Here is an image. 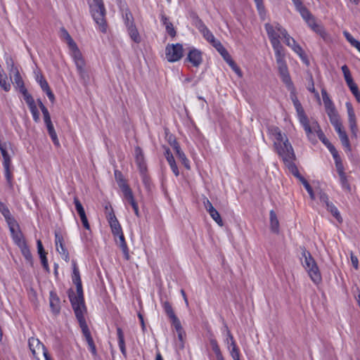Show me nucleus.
I'll return each mask as SVG.
<instances>
[{
    "mask_svg": "<svg viewBox=\"0 0 360 360\" xmlns=\"http://www.w3.org/2000/svg\"><path fill=\"white\" fill-rule=\"evenodd\" d=\"M288 169L294 176L299 179V181L304 186L306 185L305 184H309V182L300 174L299 170L295 164L290 165V167H288Z\"/></svg>",
    "mask_w": 360,
    "mask_h": 360,
    "instance_id": "473e14b6",
    "label": "nucleus"
},
{
    "mask_svg": "<svg viewBox=\"0 0 360 360\" xmlns=\"http://www.w3.org/2000/svg\"><path fill=\"white\" fill-rule=\"evenodd\" d=\"M312 30L314 32H315L316 34H318L319 35H320V37L324 41H326L329 39V36L322 25L318 24L316 26H315V27Z\"/></svg>",
    "mask_w": 360,
    "mask_h": 360,
    "instance_id": "a19ab883",
    "label": "nucleus"
},
{
    "mask_svg": "<svg viewBox=\"0 0 360 360\" xmlns=\"http://www.w3.org/2000/svg\"><path fill=\"white\" fill-rule=\"evenodd\" d=\"M136 165L138 166L139 172L141 175L143 182H145L146 179V172H147V165H146V161L138 162V163H136Z\"/></svg>",
    "mask_w": 360,
    "mask_h": 360,
    "instance_id": "864d4df0",
    "label": "nucleus"
},
{
    "mask_svg": "<svg viewBox=\"0 0 360 360\" xmlns=\"http://www.w3.org/2000/svg\"><path fill=\"white\" fill-rule=\"evenodd\" d=\"M328 212H330L333 216L339 221L342 222V219L338 208L333 205V202L328 204L326 206Z\"/></svg>",
    "mask_w": 360,
    "mask_h": 360,
    "instance_id": "4c0bfd02",
    "label": "nucleus"
},
{
    "mask_svg": "<svg viewBox=\"0 0 360 360\" xmlns=\"http://www.w3.org/2000/svg\"><path fill=\"white\" fill-rule=\"evenodd\" d=\"M259 15L262 16L265 15V7L263 3V0H254Z\"/></svg>",
    "mask_w": 360,
    "mask_h": 360,
    "instance_id": "680f3d73",
    "label": "nucleus"
},
{
    "mask_svg": "<svg viewBox=\"0 0 360 360\" xmlns=\"http://www.w3.org/2000/svg\"><path fill=\"white\" fill-rule=\"evenodd\" d=\"M129 35L131 40L136 44H139L141 41V36L135 25H130V27H127Z\"/></svg>",
    "mask_w": 360,
    "mask_h": 360,
    "instance_id": "c85d7f7f",
    "label": "nucleus"
},
{
    "mask_svg": "<svg viewBox=\"0 0 360 360\" xmlns=\"http://www.w3.org/2000/svg\"><path fill=\"white\" fill-rule=\"evenodd\" d=\"M6 63L7 65V68L10 72L15 71V70H18L14 65V61L11 56H7L6 58Z\"/></svg>",
    "mask_w": 360,
    "mask_h": 360,
    "instance_id": "0e129e2a",
    "label": "nucleus"
},
{
    "mask_svg": "<svg viewBox=\"0 0 360 360\" xmlns=\"http://www.w3.org/2000/svg\"><path fill=\"white\" fill-rule=\"evenodd\" d=\"M28 345L33 356L37 360H39V355L43 354L45 356V354H48L45 346L37 338H29Z\"/></svg>",
    "mask_w": 360,
    "mask_h": 360,
    "instance_id": "9d476101",
    "label": "nucleus"
},
{
    "mask_svg": "<svg viewBox=\"0 0 360 360\" xmlns=\"http://www.w3.org/2000/svg\"><path fill=\"white\" fill-rule=\"evenodd\" d=\"M338 136H339V138L341 141L342 146L345 148H346L348 150H350L351 146H350L349 140V138L347 136L346 131H344L341 132L340 134H338Z\"/></svg>",
    "mask_w": 360,
    "mask_h": 360,
    "instance_id": "49530a36",
    "label": "nucleus"
},
{
    "mask_svg": "<svg viewBox=\"0 0 360 360\" xmlns=\"http://www.w3.org/2000/svg\"><path fill=\"white\" fill-rule=\"evenodd\" d=\"M290 48L300 57V58L304 62L308 64V60L304 51H303L302 48L298 44H297V42Z\"/></svg>",
    "mask_w": 360,
    "mask_h": 360,
    "instance_id": "58836bf2",
    "label": "nucleus"
},
{
    "mask_svg": "<svg viewBox=\"0 0 360 360\" xmlns=\"http://www.w3.org/2000/svg\"><path fill=\"white\" fill-rule=\"evenodd\" d=\"M294 107L296 110L297 117H298L300 124L304 127V129L307 136L309 137V139H311V136L313 135L312 129L309 124V121L308 117L305 114L304 110L302 104L297 103V105H294Z\"/></svg>",
    "mask_w": 360,
    "mask_h": 360,
    "instance_id": "9b49d317",
    "label": "nucleus"
},
{
    "mask_svg": "<svg viewBox=\"0 0 360 360\" xmlns=\"http://www.w3.org/2000/svg\"><path fill=\"white\" fill-rule=\"evenodd\" d=\"M105 213L106 218L110 224V226L112 230V233L115 237H116L117 234L121 233L122 232V227L114 213L113 209L111 205L105 206Z\"/></svg>",
    "mask_w": 360,
    "mask_h": 360,
    "instance_id": "1a4fd4ad",
    "label": "nucleus"
},
{
    "mask_svg": "<svg viewBox=\"0 0 360 360\" xmlns=\"http://www.w3.org/2000/svg\"><path fill=\"white\" fill-rule=\"evenodd\" d=\"M165 156L167 161L168 162L173 173L174 174V175L176 176H178L179 175V169L176 164L174 158L172 153H171L169 148H166L165 152Z\"/></svg>",
    "mask_w": 360,
    "mask_h": 360,
    "instance_id": "412c9836",
    "label": "nucleus"
},
{
    "mask_svg": "<svg viewBox=\"0 0 360 360\" xmlns=\"http://www.w3.org/2000/svg\"><path fill=\"white\" fill-rule=\"evenodd\" d=\"M279 75L281 78L282 82L285 85L286 87L290 86L292 88V85L293 82H292L289 71H285L281 73H279Z\"/></svg>",
    "mask_w": 360,
    "mask_h": 360,
    "instance_id": "37998d69",
    "label": "nucleus"
},
{
    "mask_svg": "<svg viewBox=\"0 0 360 360\" xmlns=\"http://www.w3.org/2000/svg\"><path fill=\"white\" fill-rule=\"evenodd\" d=\"M89 5L95 22L98 25L100 30L105 33L107 31L106 10L103 0L89 1Z\"/></svg>",
    "mask_w": 360,
    "mask_h": 360,
    "instance_id": "20e7f679",
    "label": "nucleus"
},
{
    "mask_svg": "<svg viewBox=\"0 0 360 360\" xmlns=\"http://www.w3.org/2000/svg\"><path fill=\"white\" fill-rule=\"evenodd\" d=\"M276 60L278 65V73H281L288 70V65L285 60L284 51L275 53Z\"/></svg>",
    "mask_w": 360,
    "mask_h": 360,
    "instance_id": "aec40b11",
    "label": "nucleus"
},
{
    "mask_svg": "<svg viewBox=\"0 0 360 360\" xmlns=\"http://www.w3.org/2000/svg\"><path fill=\"white\" fill-rule=\"evenodd\" d=\"M264 27L266 31L269 39L270 40V42L272 45V47L274 50V52L277 53L283 51V47L281 45V41L279 40L280 34L276 32L274 27L269 23H266Z\"/></svg>",
    "mask_w": 360,
    "mask_h": 360,
    "instance_id": "6e6552de",
    "label": "nucleus"
},
{
    "mask_svg": "<svg viewBox=\"0 0 360 360\" xmlns=\"http://www.w3.org/2000/svg\"><path fill=\"white\" fill-rule=\"evenodd\" d=\"M50 307L51 308L52 311L54 314H58L60 312V299L54 292L51 291L50 292Z\"/></svg>",
    "mask_w": 360,
    "mask_h": 360,
    "instance_id": "4be33fe9",
    "label": "nucleus"
},
{
    "mask_svg": "<svg viewBox=\"0 0 360 360\" xmlns=\"http://www.w3.org/2000/svg\"><path fill=\"white\" fill-rule=\"evenodd\" d=\"M307 271L311 280L316 284L321 281V275L316 261L309 263L304 267Z\"/></svg>",
    "mask_w": 360,
    "mask_h": 360,
    "instance_id": "dca6fc26",
    "label": "nucleus"
},
{
    "mask_svg": "<svg viewBox=\"0 0 360 360\" xmlns=\"http://www.w3.org/2000/svg\"><path fill=\"white\" fill-rule=\"evenodd\" d=\"M37 81L39 83V84L40 85L43 91H46L50 88L47 81L46 80V79L44 78V77L43 75H37Z\"/></svg>",
    "mask_w": 360,
    "mask_h": 360,
    "instance_id": "4d7b16f0",
    "label": "nucleus"
},
{
    "mask_svg": "<svg viewBox=\"0 0 360 360\" xmlns=\"http://www.w3.org/2000/svg\"><path fill=\"white\" fill-rule=\"evenodd\" d=\"M174 150L176 152V155H177L179 159L181 160V163L184 165V166L186 169H190L189 161L187 159L184 153L181 150L179 143L174 141Z\"/></svg>",
    "mask_w": 360,
    "mask_h": 360,
    "instance_id": "5701e85b",
    "label": "nucleus"
},
{
    "mask_svg": "<svg viewBox=\"0 0 360 360\" xmlns=\"http://www.w3.org/2000/svg\"><path fill=\"white\" fill-rule=\"evenodd\" d=\"M134 153L136 163L145 161L143 152L139 146L135 147Z\"/></svg>",
    "mask_w": 360,
    "mask_h": 360,
    "instance_id": "6e6d98bb",
    "label": "nucleus"
},
{
    "mask_svg": "<svg viewBox=\"0 0 360 360\" xmlns=\"http://www.w3.org/2000/svg\"><path fill=\"white\" fill-rule=\"evenodd\" d=\"M287 89L290 91V96L292 101L293 105H297V104L301 103L297 97L294 84L292 85V88L290 86H288Z\"/></svg>",
    "mask_w": 360,
    "mask_h": 360,
    "instance_id": "052dcab7",
    "label": "nucleus"
},
{
    "mask_svg": "<svg viewBox=\"0 0 360 360\" xmlns=\"http://www.w3.org/2000/svg\"><path fill=\"white\" fill-rule=\"evenodd\" d=\"M11 146L10 145H6L4 147H1L0 150L1 155L3 156V166L4 168V174L5 177L7 181V183L10 186H12V180H13V174L11 171V156L8 153V148Z\"/></svg>",
    "mask_w": 360,
    "mask_h": 360,
    "instance_id": "0eeeda50",
    "label": "nucleus"
},
{
    "mask_svg": "<svg viewBox=\"0 0 360 360\" xmlns=\"http://www.w3.org/2000/svg\"><path fill=\"white\" fill-rule=\"evenodd\" d=\"M60 37L65 40L70 50L71 51V56L74 60L77 71L81 80H82L84 83H86L89 80V75L86 69L85 60L77 44L64 27L60 28Z\"/></svg>",
    "mask_w": 360,
    "mask_h": 360,
    "instance_id": "f03ea898",
    "label": "nucleus"
},
{
    "mask_svg": "<svg viewBox=\"0 0 360 360\" xmlns=\"http://www.w3.org/2000/svg\"><path fill=\"white\" fill-rule=\"evenodd\" d=\"M117 335L120 349L124 357H127V349L125 347L124 333L121 328H117Z\"/></svg>",
    "mask_w": 360,
    "mask_h": 360,
    "instance_id": "bb28decb",
    "label": "nucleus"
},
{
    "mask_svg": "<svg viewBox=\"0 0 360 360\" xmlns=\"http://www.w3.org/2000/svg\"><path fill=\"white\" fill-rule=\"evenodd\" d=\"M162 306H163L165 312L166 313L167 316L171 320L172 323V324H176L177 327H178L179 326V321H180L178 319V317L176 316V314H175V313H174V311L173 310V308L172 307V304L169 302L165 301V302H163Z\"/></svg>",
    "mask_w": 360,
    "mask_h": 360,
    "instance_id": "6ab92c4d",
    "label": "nucleus"
},
{
    "mask_svg": "<svg viewBox=\"0 0 360 360\" xmlns=\"http://www.w3.org/2000/svg\"><path fill=\"white\" fill-rule=\"evenodd\" d=\"M73 272L72 276V282L76 285L77 295L72 289L68 290V297L75 313L86 311L84 298L82 289V284L79 269L75 261H72Z\"/></svg>",
    "mask_w": 360,
    "mask_h": 360,
    "instance_id": "7ed1b4c3",
    "label": "nucleus"
},
{
    "mask_svg": "<svg viewBox=\"0 0 360 360\" xmlns=\"http://www.w3.org/2000/svg\"><path fill=\"white\" fill-rule=\"evenodd\" d=\"M19 248L20 249V251L22 252V255L24 256L25 259L30 263V264H32V255L31 254V252L30 250L29 247L27 246L26 242L18 245Z\"/></svg>",
    "mask_w": 360,
    "mask_h": 360,
    "instance_id": "72a5a7b5",
    "label": "nucleus"
},
{
    "mask_svg": "<svg viewBox=\"0 0 360 360\" xmlns=\"http://www.w3.org/2000/svg\"><path fill=\"white\" fill-rule=\"evenodd\" d=\"M125 200L132 206L138 204L134 198V193L131 188H125L124 191H122Z\"/></svg>",
    "mask_w": 360,
    "mask_h": 360,
    "instance_id": "f704fd0d",
    "label": "nucleus"
},
{
    "mask_svg": "<svg viewBox=\"0 0 360 360\" xmlns=\"http://www.w3.org/2000/svg\"><path fill=\"white\" fill-rule=\"evenodd\" d=\"M32 115L33 120L35 122H39L40 121V117H39V112L38 111V109L37 108V105L32 106L29 108Z\"/></svg>",
    "mask_w": 360,
    "mask_h": 360,
    "instance_id": "e2e57ef3",
    "label": "nucleus"
},
{
    "mask_svg": "<svg viewBox=\"0 0 360 360\" xmlns=\"http://www.w3.org/2000/svg\"><path fill=\"white\" fill-rule=\"evenodd\" d=\"M20 93L22 94L24 100L25 101L29 108L36 105L33 97L30 94H29L27 89H25Z\"/></svg>",
    "mask_w": 360,
    "mask_h": 360,
    "instance_id": "de8ad7c7",
    "label": "nucleus"
},
{
    "mask_svg": "<svg viewBox=\"0 0 360 360\" xmlns=\"http://www.w3.org/2000/svg\"><path fill=\"white\" fill-rule=\"evenodd\" d=\"M339 177H340V181L342 188L347 191H350L351 186L348 182L347 176L346 174L345 173V174H339Z\"/></svg>",
    "mask_w": 360,
    "mask_h": 360,
    "instance_id": "8fccbe9b",
    "label": "nucleus"
},
{
    "mask_svg": "<svg viewBox=\"0 0 360 360\" xmlns=\"http://www.w3.org/2000/svg\"><path fill=\"white\" fill-rule=\"evenodd\" d=\"M313 124L315 125L314 129H315V131H316V134H317V136H318L319 139L323 142V143L325 146L328 145V143H330V141L326 139V137L324 135L323 132L321 129L319 124L316 122H315Z\"/></svg>",
    "mask_w": 360,
    "mask_h": 360,
    "instance_id": "c03bdc74",
    "label": "nucleus"
},
{
    "mask_svg": "<svg viewBox=\"0 0 360 360\" xmlns=\"http://www.w3.org/2000/svg\"><path fill=\"white\" fill-rule=\"evenodd\" d=\"M337 172L339 174H345V168L340 156L334 159Z\"/></svg>",
    "mask_w": 360,
    "mask_h": 360,
    "instance_id": "bf43d9fd",
    "label": "nucleus"
},
{
    "mask_svg": "<svg viewBox=\"0 0 360 360\" xmlns=\"http://www.w3.org/2000/svg\"><path fill=\"white\" fill-rule=\"evenodd\" d=\"M224 60L229 64V65L231 68V69L240 77H242V72L240 68L236 65V63L231 58L230 54H228V57L224 58Z\"/></svg>",
    "mask_w": 360,
    "mask_h": 360,
    "instance_id": "c9c22d12",
    "label": "nucleus"
},
{
    "mask_svg": "<svg viewBox=\"0 0 360 360\" xmlns=\"http://www.w3.org/2000/svg\"><path fill=\"white\" fill-rule=\"evenodd\" d=\"M212 46H214L217 51L220 53L222 58L228 57L229 52L224 47L222 44L215 37L210 41V43Z\"/></svg>",
    "mask_w": 360,
    "mask_h": 360,
    "instance_id": "c756f323",
    "label": "nucleus"
},
{
    "mask_svg": "<svg viewBox=\"0 0 360 360\" xmlns=\"http://www.w3.org/2000/svg\"><path fill=\"white\" fill-rule=\"evenodd\" d=\"M210 343L212 347V351L216 355V357L222 355L217 341L215 339H210Z\"/></svg>",
    "mask_w": 360,
    "mask_h": 360,
    "instance_id": "13d9d810",
    "label": "nucleus"
},
{
    "mask_svg": "<svg viewBox=\"0 0 360 360\" xmlns=\"http://www.w3.org/2000/svg\"><path fill=\"white\" fill-rule=\"evenodd\" d=\"M269 218L271 231L278 233L279 231V221L276 212L273 210L269 212Z\"/></svg>",
    "mask_w": 360,
    "mask_h": 360,
    "instance_id": "cd10ccee",
    "label": "nucleus"
},
{
    "mask_svg": "<svg viewBox=\"0 0 360 360\" xmlns=\"http://www.w3.org/2000/svg\"><path fill=\"white\" fill-rule=\"evenodd\" d=\"M7 224L9 227V230L11 231V236L14 243L18 246L25 243L23 235L20 230L19 225L17 223L16 220L14 219L12 221H10Z\"/></svg>",
    "mask_w": 360,
    "mask_h": 360,
    "instance_id": "f8f14e48",
    "label": "nucleus"
},
{
    "mask_svg": "<svg viewBox=\"0 0 360 360\" xmlns=\"http://www.w3.org/2000/svg\"><path fill=\"white\" fill-rule=\"evenodd\" d=\"M307 271L311 280L316 284L321 281V275L316 261L309 263L304 267Z\"/></svg>",
    "mask_w": 360,
    "mask_h": 360,
    "instance_id": "2eb2a0df",
    "label": "nucleus"
},
{
    "mask_svg": "<svg viewBox=\"0 0 360 360\" xmlns=\"http://www.w3.org/2000/svg\"><path fill=\"white\" fill-rule=\"evenodd\" d=\"M55 243H56V250L61 255L62 258L65 262H69L70 256H69L68 251L65 248V245L63 243V238L62 235H60L58 232L55 233Z\"/></svg>",
    "mask_w": 360,
    "mask_h": 360,
    "instance_id": "f3484780",
    "label": "nucleus"
},
{
    "mask_svg": "<svg viewBox=\"0 0 360 360\" xmlns=\"http://www.w3.org/2000/svg\"><path fill=\"white\" fill-rule=\"evenodd\" d=\"M307 80H308V84L307 86V89L310 92H314V90L316 89L314 87V79H313V76H312L311 73H308Z\"/></svg>",
    "mask_w": 360,
    "mask_h": 360,
    "instance_id": "69168bd1",
    "label": "nucleus"
},
{
    "mask_svg": "<svg viewBox=\"0 0 360 360\" xmlns=\"http://www.w3.org/2000/svg\"><path fill=\"white\" fill-rule=\"evenodd\" d=\"M166 31L167 34L172 37H174L176 34V32L173 26V24L172 22L167 23V25L165 26Z\"/></svg>",
    "mask_w": 360,
    "mask_h": 360,
    "instance_id": "338daca9",
    "label": "nucleus"
},
{
    "mask_svg": "<svg viewBox=\"0 0 360 360\" xmlns=\"http://www.w3.org/2000/svg\"><path fill=\"white\" fill-rule=\"evenodd\" d=\"M347 115H348V122L349 128L352 135L356 136L358 128L356 124V118L354 112V108L350 102H347L346 104Z\"/></svg>",
    "mask_w": 360,
    "mask_h": 360,
    "instance_id": "4468645a",
    "label": "nucleus"
},
{
    "mask_svg": "<svg viewBox=\"0 0 360 360\" xmlns=\"http://www.w3.org/2000/svg\"><path fill=\"white\" fill-rule=\"evenodd\" d=\"M227 347L233 359L240 360V350L236 345V341L230 342V345H227Z\"/></svg>",
    "mask_w": 360,
    "mask_h": 360,
    "instance_id": "7c9ffc66",
    "label": "nucleus"
},
{
    "mask_svg": "<svg viewBox=\"0 0 360 360\" xmlns=\"http://www.w3.org/2000/svg\"><path fill=\"white\" fill-rule=\"evenodd\" d=\"M184 56L183 45L179 43L168 44L165 48V57L168 62L174 63L181 59Z\"/></svg>",
    "mask_w": 360,
    "mask_h": 360,
    "instance_id": "423d86ee",
    "label": "nucleus"
},
{
    "mask_svg": "<svg viewBox=\"0 0 360 360\" xmlns=\"http://www.w3.org/2000/svg\"><path fill=\"white\" fill-rule=\"evenodd\" d=\"M185 62H189L195 68L199 67L202 63V53L194 47L191 48Z\"/></svg>",
    "mask_w": 360,
    "mask_h": 360,
    "instance_id": "ddd939ff",
    "label": "nucleus"
},
{
    "mask_svg": "<svg viewBox=\"0 0 360 360\" xmlns=\"http://www.w3.org/2000/svg\"><path fill=\"white\" fill-rule=\"evenodd\" d=\"M114 175L115 179L122 191H124L125 188L127 189L130 188L120 171L115 169L114 172Z\"/></svg>",
    "mask_w": 360,
    "mask_h": 360,
    "instance_id": "a878e982",
    "label": "nucleus"
},
{
    "mask_svg": "<svg viewBox=\"0 0 360 360\" xmlns=\"http://www.w3.org/2000/svg\"><path fill=\"white\" fill-rule=\"evenodd\" d=\"M190 18L192 20L193 25L199 30L203 26H205V23L202 20L199 18L198 15L195 12H191L190 13Z\"/></svg>",
    "mask_w": 360,
    "mask_h": 360,
    "instance_id": "e433bc0d",
    "label": "nucleus"
},
{
    "mask_svg": "<svg viewBox=\"0 0 360 360\" xmlns=\"http://www.w3.org/2000/svg\"><path fill=\"white\" fill-rule=\"evenodd\" d=\"M296 11L300 13V15L304 20L313 15L308 8L304 5L297 8Z\"/></svg>",
    "mask_w": 360,
    "mask_h": 360,
    "instance_id": "603ef678",
    "label": "nucleus"
},
{
    "mask_svg": "<svg viewBox=\"0 0 360 360\" xmlns=\"http://www.w3.org/2000/svg\"><path fill=\"white\" fill-rule=\"evenodd\" d=\"M203 36V37L209 42L214 38V36L212 33V32L207 28L206 25L203 26L201 29L198 30Z\"/></svg>",
    "mask_w": 360,
    "mask_h": 360,
    "instance_id": "a18cd8bd",
    "label": "nucleus"
},
{
    "mask_svg": "<svg viewBox=\"0 0 360 360\" xmlns=\"http://www.w3.org/2000/svg\"><path fill=\"white\" fill-rule=\"evenodd\" d=\"M118 237V243L120 248L122 249L123 253L125 255V258L127 259H129V249L127 245V243L125 241V238L123 234V232H121V233L117 234L116 237Z\"/></svg>",
    "mask_w": 360,
    "mask_h": 360,
    "instance_id": "2f4dec72",
    "label": "nucleus"
},
{
    "mask_svg": "<svg viewBox=\"0 0 360 360\" xmlns=\"http://www.w3.org/2000/svg\"><path fill=\"white\" fill-rule=\"evenodd\" d=\"M44 123L46 124V127L47 128L48 133H49L53 144L56 146H60L59 140L58 139L57 134L54 129L53 123L51 122V117H48L47 119L45 118V119H44Z\"/></svg>",
    "mask_w": 360,
    "mask_h": 360,
    "instance_id": "a211bd4d",
    "label": "nucleus"
},
{
    "mask_svg": "<svg viewBox=\"0 0 360 360\" xmlns=\"http://www.w3.org/2000/svg\"><path fill=\"white\" fill-rule=\"evenodd\" d=\"M124 24L127 27H130V25H135L134 22V18L131 13L127 10L123 15Z\"/></svg>",
    "mask_w": 360,
    "mask_h": 360,
    "instance_id": "5fc2aeb1",
    "label": "nucleus"
},
{
    "mask_svg": "<svg viewBox=\"0 0 360 360\" xmlns=\"http://www.w3.org/2000/svg\"><path fill=\"white\" fill-rule=\"evenodd\" d=\"M321 95L323 98V101L324 103L326 112H329L333 110H335V106L332 101V100L330 98L326 90L325 89H321Z\"/></svg>",
    "mask_w": 360,
    "mask_h": 360,
    "instance_id": "393cba45",
    "label": "nucleus"
},
{
    "mask_svg": "<svg viewBox=\"0 0 360 360\" xmlns=\"http://www.w3.org/2000/svg\"><path fill=\"white\" fill-rule=\"evenodd\" d=\"M269 131L274 138V150L282 159L285 165L289 167L290 165H294L295 154L287 136L283 134L278 127L272 126L269 128Z\"/></svg>",
    "mask_w": 360,
    "mask_h": 360,
    "instance_id": "f257e3e1",
    "label": "nucleus"
},
{
    "mask_svg": "<svg viewBox=\"0 0 360 360\" xmlns=\"http://www.w3.org/2000/svg\"><path fill=\"white\" fill-rule=\"evenodd\" d=\"M13 74V85L19 89L20 92L23 91L25 89H27L25 86L24 82L18 70H15V71L12 72Z\"/></svg>",
    "mask_w": 360,
    "mask_h": 360,
    "instance_id": "b1692460",
    "label": "nucleus"
},
{
    "mask_svg": "<svg viewBox=\"0 0 360 360\" xmlns=\"http://www.w3.org/2000/svg\"><path fill=\"white\" fill-rule=\"evenodd\" d=\"M212 219L220 226L224 225L223 220L216 209L212 210L210 212H208Z\"/></svg>",
    "mask_w": 360,
    "mask_h": 360,
    "instance_id": "09e8293b",
    "label": "nucleus"
},
{
    "mask_svg": "<svg viewBox=\"0 0 360 360\" xmlns=\"http://www.w3.org/2000/svg\"><path fill=\"white\" fill-rule=\"evenodd\" d=\"M326 113L332 125L341 122L339 114L336 109L327 112Z\"/></svg>",
    "mask_w": 360,
    "mask_h": 360,
    "instance_id": "79ce46f5",
    "label": "nucleus"
},
{
    "mask_svg": "<svg viewBox=\"0 0 360 360\" xmlns=\"http://www.w3.org/2000/svg\"><path fill=\"white\" fill-rule=\"evenodd\" d=\"M74 204L75 205V209L79 217L83 215H86L85 210L79 201V198L77 196L74 197Z\"/></svg>",
    "mask_w": 360,
    "mask_h": 360,
    "instance_id": "3c124183",
    "label": "nucleus"
},
{
    "mask_svg": "<svg viewBox=\"0 0 360 360\" xmlns=\"http://www.w3.org/2000/svg\"><path fill=\"white\" fill-rule=\"evenodd\" d=\"M354 96L355 97L356 101L360 103V91L359 90L357 84L354 86H351L349 89Z\"/></svg>",
    "mask_w": 360,
    "mask_h": 360,
    "instance_id": "774afa93",
    "label": "nucleus"
},
{
    "mask_svg": "<svg viewBox=\"0 0 360 360\" xmlns=\"http://www.w3.org/2000/svg\"><path fill=\"white\" fill-rule=\"evenodd\" d=\"M85 312L86 311H79L75 313V314L79 322L82 333L85 337L86 341L89 346V349L93 356L96 358L98 356L97 349L84 318Z\"/></svg>",
    "mask_w": 360,
    "mask_h": 360,
    "instance_id": "39448f33",
    "label": "nucleus"
},
{
    "mask_svg": "<svg viewBox=\"0 0 360 360\" xmlns=\"http://www.w3.org/2000/svg\"><path fill=\"white\" fill-rule=\"evenodd\" d=\"M302 250V257L304 259V262L302 263L303 266L304 267L309 263L313 262L314 259L311 256V253L306 250L304 247L301 248Z\"/></svg>",
    "mask_w": 360,
    "mask_h": 360,
    "instance_id": "ea45409f",
    "label": "nucleus"
}]
</instances>
